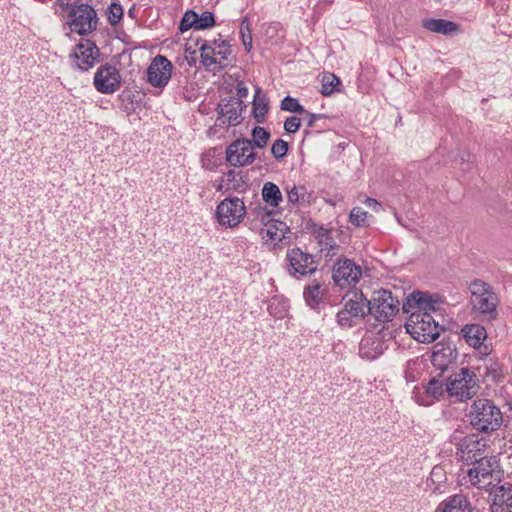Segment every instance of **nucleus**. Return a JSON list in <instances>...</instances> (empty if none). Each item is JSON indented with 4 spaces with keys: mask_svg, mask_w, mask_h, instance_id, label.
Returning a JSON list of instances; mask_svg holds the SVG:
<instances>
[{
    "mask_svg": "<svg viewBox=\"0 0 512 512\" xmlns=\"http://www.w3.org/2000/svg\"><path fill=\"white\" fill-rule=\"evenodd\" d=\"M236 91H237L236 98H238L240 100H242V98H246L248 95V88L242 82L237 84Z\"/></svg>",
    "mask_w": 512,
    "mask_h": 512,
    "instance_id": "nucleus-43",
    "label": "nucleus"
},
{
    "mask_svg": "<svg viewBox=\"0 0 512 512\" xmlns=\"http://www.w3.org/2000/svg\"><path fill=\"white\" fill-rule=\"evenodd\" d=\"M318 236L320 237V244L325 245V247H329L326 256H333L335 254L334 250L338 249V246L333 243V239L329 235L328 230L322 229V232L319 233Z\"/></svg>",
    "mask_w": 512,
    "mask_h": 512,
    "instance_id": "nucleus-37",
    "label": "nucleus"
},
{
    "mask_svg": "<svg viewBox=\"0 0 512 512\" xmlns=\"http://www.w3.org/2000/svg\"><path fill=\"white\" fill-rule=\"evenodd\" d=\"M441 471H442V469H441V468H439V467H434V468H433V470H432V472H431L430 480H431L432 482H434V477L439 476V475L441 474Z\"/></svg>",
    "mask_w": 512,
    "mask_h": 512,
    "instance_id": "nucleus-45",
    "label": "nucleus"
},
{
    "mask_svg": "<svg viewBox=\"0 0 512 512\" xmlns=\"http://www.w3.org/2000/svg\"><path fill=\"white\" fill-rule=\"evenodd\" d=\"M364 204H365L367 207H369V208L373 209L374 211H377V210H378V208L380 207L379 202H378L376 199H374V198H370V197H367V198L364 200Z\"/></svg>",
    "mask_w": 512,
    "mask_h": 512,
    "instance_id": "nucleus-44",
    "label": "nucleus"
},
{
    "mask_svg": "<svg viewBox=\"0 0 512 512\" xmlns=\"http://www.w3.org/2000/svg\"><path fill=\"white\" fill-rule=\"evenodd\" d=\"M211 43L218 58V63L220 64L223 60H227L228 56L231 54L229 44L225 40L221 39H214Z\"/></svg>",
    "mask_w": 512,
    "mask_h": 512,
    "instance_id": "nucleus-31",
    "label": "nucleus"
},
{
    "mask_svg": "<svg viewBox=\"0 0 512 512\" xmlns=\"http://www.w3.org/2000/svg\"><path fill=\"white\" fill-rule=\"evenodd\" d=\"M301 115L303 116L302 119L306 121L308 127H313L317 120L323 118L322 114H314L307 110H305V112H302Z\"/></svg>",
    "mask_w": 512,
    "mask_h": 512,
    "instance_id": "nucleus-42",
    "label": "nucleus"
},
{
    "mask_svg": "<svg viewBox=\"0 0 512 512\" xmlns=\"http://www.w3.org/2000/svg\"><path fill=\"white\" fill-rule=\"evenodd\" d=\"M435 512H472V507L466 496L455 494L441 502Z\"/></svg>",
    "mask_w": 512,
    "mask_h": 512,
    "instance_id": "nucleus-20",
    "label": "nucleus"
},
{
    "mask_svg": "<svg viewBox=\"0 0 512 512\" xmlns=\"http://www.w3.org/2000/svg\"><path fill=\"white\" fill-rule=\"evenodd\" d=\"M362 277V268L348 258H338L333 265L332 278L340 288L355 286Z\"/></svg>",
    "mask_w": 512,
    "mask_h": 512,
    "instance_id": "nucleus-11",
    "label": "nucleus"
},
{
    "mask_svg": "<svg viewBox=\"0 0 512 512\" xmlns=\"http://www.w3.org/2000/svg\"><path fill=\"white\" fill-rule=\"evenodd\" d=\"M367 314L368 299L361 291H354L344 298V307L336 314V320L342 327H352Z\"/></svg>",
    "mask_w": 512,
    "mask_h": 512,
    "instance_id": "nucleus-6",
    "label": "nucleus"
},
{
    "mask_svg": "<svg viewBox=\"0 0 512 512\" xmlns=\"http://www.w3.org/2000/svg\"><path fill=\"white\" fill-rule=\"evenodd\" d=\"M121 75L119 70L110 64L101 65L95 75L93 84L102 94H112L120 88Z\"/></svg>",
    "mask_w": 512,
    "mask_h": 512,
    "instance_id": "nucleus-14",
    "label": "nucleus"
},
{
    "mask_svg": "<svg viewBox=\"0 0 512 512\" xmlns=\"http://www.w3.org/2000/svg\"><path fill=\"white\" fill-rule=\"evenodd\" d=\"M252 137V144L254 143L258 148H264L268 143L270 133L265 128L257 126L252 131Z\"/></svg>",
    "mask_w": 512,
    "mask_h": 512,
    "instance_id": "nucleus-33",
    "label": "nucleus"
},
{
    "mask_svg": "<svg viewBox=\"0 0 512 512\" xmlns=\"http://www.w3.org/2000/svg\"><path fill=\"white\" fill-rule=\"evenodd\" d=\"M214 24L215 20L211 12L205 11L200 16L197 14V30L210 28Z\"/></svg>",
    "mask_w": 512,
    "mask_h": 512,
    "instance_id": "nucleus-38",
    "label": "nucleus"
},
{
    "mask_svg": "<svg viewBox=\"0 0 512 512\" xmlns=\"http://www.w3.org/2000/svg\"><path fill=\"white\" fill-rule=\"evenodd\" d=\"M446 356L444 349L434 350L431 356V360L434 365L440 367L441 369H444V367L448 364L450 360H447V362H444L443 359Z\"/></svg>",
    "mask_w": 512,
    "mask_h": 512,
    "instance_id": "nucleus-41",
    "label": "nucleus"
},
{
    "mask_svg": "<svg viewBox=\"0 0 512 512\" xmlns=\"http://www.w3.org/2000/svg\"><path fill=\"white\" fill-rule=\"evenodd\" d=\"M340 84V79L334 74H324L321 81L320 92L323 96H330L331 94L338 90Z\"/></svg>",
    "mask_w": 512,
    "mask_h": 512,
    "instance_id": "nucleus-28",
    "label": "nucleus"
},
{
    "mask_svg": "<svg viewBox=\"0 0 512 512\" xmlns=\"http://www.w3.org/2000/svg\"><path fill=\"white\" fill-rule=\"evenodd\" d=\"M256 154L252 141L238 139L230 144L226 151V159L232 166H245L255 160Z\"/></svg>",
    "mask_w": 512,
    "mask_h": 512,
    "instance_id": "nucleus-15",
    "label": "nucleus"
},
{
    "mask_svg": "<svg viewBox=\"0 0 512 512\" xmlns=\"http://www.w3.org/2000/svg\"><path fill=\"white\" fill-rule=\"evenodd\" d=\"M263 201L271 208H278L283 201L280 188L273 182H265L261 190Z\"/></svg>",
    "mask_w": 512,
    "mask_h": 512,
    "instance_id": "nucleus-25",
    "label": "nucleus"
},
{
    "mask_svg": "<svg viewBox=\"0 0 512 512\" xmlns=\"http://www.w3.org/2000/svg\"><path fill=\"white\" fill-rule=\"evenodd\" d=\"M414 399L419 405L430 406L440 400L445 394L448 395L447 380L444 382L438 378H432L426 385L423 393L414 391Z\"/></svg>",
    "mask_w": 512,
    "mask_h": 512,
    "instance_id": "nucleus-18",
    "label": "nucleus"
},
{
    "mask_svg": "<svg viewBox=\"0 0 512 512\" xmlns=\"http://www.w3.org/2000/svg\"><path fill=\"white\" fill-rule=\"evenodd\" d=\"M240 36L242 43L246 51H250L252 48V34L250 28V22L247 17H244L240 25Z\"/></svg>",
    "mask_w": 512,
    "mask_h": 512,
    "instance_id": "nucleus-32",
    "label": "nucleus"
},
{
    "mask_svg": "<svg viewBox=\"0 0 512 512\" xmlns=\"http://www.w3.org/2000/svg\"><path fill=\"white\" fill-rule=\"evenodd\" d=\"M287 202L292 207H304L310 203L311 194L304 185H287Z\"/></svg>",
    "mask_w": 512,
    "mask_h": 512,
    "instance_id": "nucleus-22",
    "label": "nucleus"
},
{
    "mask_svg": "<svg viewBox=\"0 0 512 512\" xmlns=\"http://www.w3.org/2000/svg\"><path fill=\"white\" fill-rule=\"evenodd\" d=\"M288 302L284 299L273 297L268 304V312L271 316L282 319L288 312Z\"/></svg>",
    "mask_w": 512,
    "mask_h": 512,
    "instance_id": "nucleus-27",
    "label": "nucleus"
},
{
    "mask_svg": "<svg viewBox=\"0 0 512 512\" xmlns=\"http://www.w3.org/2000/svg\"><path fill=\"white\" fill-rule=\"evenodd\" d=\"M285 262L288 274L296 279L310 276L317 270L314 256L298 247L287 251Z\"/></svg>",
    "mask_w": 512,
    "mask_h": 512,
    "instance_id": "nucleus-9",
    "label": "nucleus"
},
{
    "mask_svg": "<svg viewBox=\"0 0 512 512\" xmlns=\"http://www.w3.org/2000/svg\"><path fill=\"white\" fill-rule=\"evenodd\" d=\"M288 151V143L283 139H277L272 147L271 153L276 159H282Z\"/></svg>",
    "mask_w": 512,
    "mask_h": 512,
    "instance_id": "nucleus-39",
    "label": "nucleus"
},
{
    "mask_svg": "<svg viewBox=\"0 0 512 512\" xmlns=\"http://www.w3.org/2000/svg\"><path fill=\"white\" fill-rule=\"evenodd\" d=\"M323 296L324 290L319 282L313 281L304 288L303 297L311 308L317 307L321 303Z\"/></svg>",
    "mask_w": 512,
    "mask_h": 512,
    "instance_id": "nucleus-26",
    "label": "nucleus"
},
{
    "mask_svg": "<svg viewBox=\"0 0 512 512\" xmlns=\"http://www.w3.org/2000/svg\"><path fill=\"white\" fill-rule=\"evenodd\" d=\"M469 418L471 425L482 432L496 431L503 421L500 408L486 398H479L472 403Z\"/></svg>",
    "mask_w": 512,
    "mask_h": 512,
    "instance_id": "nucleus-4",
    "label": "nucleus"
},
{
    "mask_svg": "<svg viewBox=\"0 0 512 512\" xmlns=\"http://www.w3.org/2000/svg\"><path fill=\"white\" fill-rule=\"evenodd\" d=\"M280 107L283 111H289L299 114L305 112V108L298 102V100L290 96H286L281 101Z\"/></svg>",
    "mask_w": 512,
    "mask_h": 512,
    "instance_id": "nucleus-34",
    "label": "nucleus"
},
{
    "mask_svg": "<svg viewBox=\"0 0 512 512\" xmlns=\"http://www.w3.org/2000/svg\"><path fill=\"white\" fill-rule=\"evenodd\" d=\"M246 215V206L238 197H227L216 207V219L222 226L237 227Z\"/></svg>",
    "mask_w": 512,
    "mask_h": 512,
    "instance_id": "nucleus-10",
    "label": "nucleus"
},
{
    "mask_svg": "<svg viewBox=\"0 0 512 512\" xmlns=\"http://www.w3.org/2000/svg\"><path fill=\"white\" fill-rule=\"evenodd\" d=\"M200 51L201 62L204 66L209 67L219 62L211 41H204V43L200 46Z\"/></svg>",
    "mask_w": 512,
    "mask_h": 512,
    "instance_id": "nucleus-30",
    "label": "nucleus"
},
{
    "mask_svg": "<svg viewBox=\"0 0 512 512\" xmlns=\"http://www.w3.org/2000/svg\"><path fill=\"white\" fill-rule=\"evenodd\" d=\"M301 119L296 116L288 117L284 122V129L288 133H295L300 128Z\"/></svg>",
    "mask_w": 512,
    "mask_h": 512,
    "instance_id": "nucleus-40",
    "label": "nucleus"
},
{
    "mask_svg": "<svg viewBox=\"0 0 512 512\" xmlns=\"http://www.w3.org/2000/svg\"><path fill=\"white\" fill-rule=\"evenodd\" d=\"M370 219H372V215L361 207H354L349 214L350 223L357 227L368 226Z\"/></svg>",
    "mask_w": 512,
    "mask_h": 512,
    "instance_id": "nucleus-29",
    "label": "nucleus"
},
{
    "mask_svg": "<svg viewBox=\"0 0 512 512\" xmlns=\"http://www.w3.org/2000/svg\"><path fill=\"white\" fill-rule=\"evenodd\" d=\"M268 109V99L266 94L260 87H256L252 103V114L257 123H263L265 121Z\"/></svg>",
    "mask_w": 512,
    "mask_h": 512,
    "instance_id": "nucleus-24",
    "label": "nucleus"
},
{
    "mask_svg": "<svg viewBox=\"0 0 512 512\" xmlns=\"http://www.w3.org/2000/svg\"><path fill=\"white\" fill-rule=\"evenodd\" d=\"M97 14L88 4H71L68 13V24L72 32L86 35L97 28Z\"/></svg>",
    "mask_w": 512,
    "mask_h": 512,
    "instance_id": "nucleus-7",
    "label": "nucleus"
},
{
    "mask_svg": "<svg viewBox=\"0 0 512 512\" xmlns=\"http://www.w3.org/2000/svg\"><path fill=\"white\" fill-rule=\"evenodd\" d=\"M99 54V49L94 42L83 40L76 45L71 57L75 60L76 68L87 71L98 62Z\"/></svg>",
    "mask_w": 512,
    "mask_h": 512,
    "instance_id": "nucleus-17",
    "label": "nucleus"
},
{
    "mask_svg": "<svg viewBox=\"0 0 512 512\" xmlns=\"http://www.w3.org/2000/svg\"><path fill=\"white\" fill-rule=\"evenodd\" d=\"M480 388L477 375L469 368H461L447 379L448 397L458 402L472 399Z\"/></svg>",
    "mask_w": 512,
    "mask_h": 512,
    "instance_id": "nucleus-5",
    "label": "nucleus"
},
{
    "mask_svg": "<svg viewBox=\"0 0 512 512\" xmlns=\"http://www.w3.org/2000/svg\"><path fill=\"white\" fill-rule=\"evenodd\" d=\"M461 333L468 345L473 348H480L487 338L486 329L480 324H467Z\"/></svg>",
    "mask_w": 512,
    "mask_h": 512,
    "instance_id": "nucleus-23",
    "label": "nucleus"
},
{
    "mask_svg": "<svg viewBox=\"0 0 512 512\" xmlns=\"http://www.w3.org/2000/svg\"><path fill=\"white\" fill-rule=\"evenodd\" d=\"M123 16V8L118 3H112L108 8V21L111 25H116L120 22Z\"/></svg>",
    "mask_w": 512,
    "mask_h": 512,
    "instance_id": "nucleus-36",
    "label": "nucleus"
},
{
    "mask_svg": "<svg viewBox=\"0 0 512 512\" xmlns=\"http://www.w3.org/2000/svg\"><path fill=\"white\" fill-rule=\"evenodd\" d=\"M471 305L483 319L492 321L498 316L499 297L493 287L481 279H474L469 284Z\"/></svg>",
    "mask_w": 512,
    "mask_h": 512,
    "instance_id": "nucleus-2",
    "label": "nucleus"
},
{
    "mask_svg": "<svg viewBox=\"0 0 512 512\" xmlns=\"http://www.w3.org/2000/svg\"><path fill=\"white\" fill-rule=\"evenodd\" d=\"M442 301L438 296L422 291L411 293L403 303V310L411 313L407 332L418 342L431 343L440 335V328L431 313H436Z\"/></svg>",
    "mask_w": 512,
    "mask_h": 512,
    "instance_id": "nucleus-1",
    "label": "nucleus"
},
{
    "mask_svg": "<svg viewBox=\"0 0 512 512\" xmlns=\"http://www.w3.org/2000/svg\"><path fill=\"white\" fill-rule=\"evenodd\" d=\"M399 300L388 290H379L373 293L371 300H368V312L377 321H390L399 311Z\"/></svg>",
    "mask_w": 512,
    "mask_h": 512,
    "instance_id": "nucleus-8",
    "label": "nucleus"
},
{
    "mask_svg": "<svg viewBox=\"0 0 512 512\" xmlns=\"http://www.w3.org/2000/svg\"><path fill=\"white\" fill-rule=\"evenodd\" d=\"M422 26L433 33L442 35H454L459 32V25L445 19L427 18L422 21Z\"/></svg>",
    "mask_w": 512,
    "mask_h": 512,
    "instance_id": "nucleus-21",
    "label": "nucleus"
},
{
    "mask_svg": "<svg viewBox=\"0 0 512 512\" xmlns=\"http://www.w3.org/2000/svg\"><path fill=\"white\" fill-rule=\"evenodd\" d=\"M492 512H512V484L505 483L491 493Z\"/></svg>",
    "mask_w": 512,
    "mask_h": 512,
    "instance_id": "nucleus-19",
    "label": "nucleus"
},
{
    "mask_svg": "<svg viewBox=\"0 0 512 512\" xmlns=\"http://www.w3.org/2000/svg\"><path fill=\"white\" fill-rule=\"evenodd\" d=\"M487 443L476 435H468L457 444L456 455L464 462L473 464L480 459L488 458L486 455Z\"/></svg>",
    "mask_w": 512,
    "mask_h": 512,
    "instance_id": "nucleus-12",
    "label": "nucleus"
},
{
    "mask_svg": "<svg viewBox=\"0 0 512 512\" xmlns=\"http://www.w3.org/2000/svg\"><path fill=\"white\" fill-rule=\"evenodd\" d=\"M192 27L197 29V13L194 11H187L181 20L179 28L181 32H185Z\"/></svg>",
    "mask_w": 512,
    "mask_h": 512,
    "instance_id": "nucleus-35",
    "label": "nucleus"
},
{
    "mask_svg": "<svg viewBox=\"0 0 512 512\" xmlns=\"http://www.w3.org/2000/svg\"><path fill=\"white\" fill-rule=\"evenodd\" d=\"M245 107L243 101L235 97L221 100L217 106L218 118L216 124L219 126H236L240 124L243 119L242 111Z\"/></svg>",
    "mask_w": 512,
    "mask_h": 512,
    "instance_id": "nucleus-13",
    "label": "nucleus"
},
{
    "mask_svg": "<svg viewBox=\"0 0 512 512\" xmlns=\"http://www.w3.org/2000/svg\"><path fill=\"white\" fill-rule=\"evenodd\" d=\"M236 177V172L234 170H229L225 173V178L227 181H234Z\"/></svg>",
    "mask_w": 512,
    "mask_h": 512,
    "instance_id": "nucleus-46",
    "label": "nucleus"
},
{
    "mask_svg": "<svg viewBox=\"0 0 512 512\" xmlns=\"http://www.w3.org/2000/svg\"><path fill=\"white\" fill-rule=\"evenodd\" d=\"M465 482L478 489H486L500 482L502 470L497 457L490 456L471 464L465 472Z\"/></svg>",
    "mask_w": 512,
    "mask_h": 512,
    "instance_id": "nucleus-3",
    "label": "nucleus"
},
{
    "mask_svg": "<svg viewBox=\"0 0 512 512\" xmlns=\"http://www.w3.org/2000/svg\"><path fill=\"white\" fill-rule=\"evenodd\" d=\"M173 65L165 56L157 55L147 69L148 82L153 87H165L171 79Z\"/></svg>",
    "mask_w": 512,
    "mask_h": 512,
    "instance_id": "nucleus-16",
    "label": "nucleus"
}]
</instances>
